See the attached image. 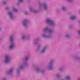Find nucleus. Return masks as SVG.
<instances>
[{
  "label": "nucleus",
  "mask_w": 80,
  "mask_h": 80,
  "mask_svg": "<svg viewBox=\"0 0 80 80\" xmlns=\"http://www.w3.org/2000/svg\"><path fill=\"white\" fill-rule=\"evenodd\" d=\"M47 22H48V23H50V24H51L52 25H54V23L50 19H47Z\"/></svg>",
  "instance_id": "obj_1"
},
{
  "label": "nucleus",
  "mask_w": 80,
  "mask_h": 80,
  "mask_svg": "<svg viewBox=\"0 0 80 80\" xmlns=\"http://www.w3.org/2000/svg\"><path fill=\"white\" fill-rule=\"evenodd\" d=\"M5 58L6 59V60L5 61V63H8L9 62V58H8V56H6Z\"/></svg>",
  "instance_id": "obj_2"
},
{
  "label": "nucleus",
  "mask_w": 80,
  "mask_h": 80,
  "mask_svg": "<svg viewBox=\"0 0 80 80\" xmlns=\"http://www.w3.org/2000/svg\"><path fill=\"white\" fill-rule=\"evenodd\" d=\"M11 45L9 47L10 49H12L14 47V45H13V42H11Z\"/></svg>",
  "instance_id": "obj_3"
},
{
  "label": "nucleus",
  "mask_w": 80,
  "mask_h": 80,
  "mask_svg": "<svg viewBox=\"0 0 80 80\" xmlns=\"http://www.w3.org/2000/svg\"><path fill=\"white\" fill-rule=\"evenodd\" d=\"M75 19V16H72L71 18V20H74Z\"/></svg>",
  "instance_id": "obj_4"
},
{
  "label": "nucleus",
  "mask_w": 80,
  "mask_h": 80,
  "mask_svg": "<svg viewBox=\"0 0 80 80\" xmlns=\"http://www.w3.org/2000/svg\"><path fill=\"white\" fill-rule=\"evenodd\" d=\"M9 14L10 17H12V12H9Z\"/></svg>",
  "instance_id": "obj_5"
},
{
  "label": "nucleus",
  "mask_w": 80,
  "mask_h": 80,
  "mask_svg": "<svg viewBox=\"0 0 80 80\" xmlns=\"http://www.w3.org/2000/svg\"><path fill=\"white\" fill-rule=\"evenodd\" d=\"M44 7L45 9H46V8H47V5H46V4H44Z\"/></svg>",
  "instance_id": "obj_6"
},
{
  "label": "nucleus",
  "mask_w": 80,
  "mask_h": 80,
  "mask_svg": "<svg viewBox=\"0 0 80 80\" xmlns=\"http://www.w3.org/2000/svg\"><path fill=\"white\" fill-rule=\"evenodd\" d=\"M66 79L67 80H70V77H69L68 76H67L66 77Z\"/></svg>",
  "instance_id": "obj_7"
},
{
  "label": "nucleus",
  "mask_w": 80,
  "mask_h": 80,
  "mask_svg": "<svg viewBox=\"0 0 80 80\" xmlns=\"http://www.w3.org/2000/svg\"><path fill=\"white\" fill-rule=\"evenodd\" d=\"M12 71H13V69H11L9 71V73H11Z\"/></svg>",
  "instance_id": "obj_8"
},
{
  "label": "nucleus",
  "mask_w": 80,
  "mask_h": 80,
  "mask_svg": "<svg viewBox=\"0 0 80 80\" xmlns=\"http://www.w3.org/2000/svg\"><path fill=\"white\" fill-rule=\"evenodd\" d=\"M45 49H42V53H43V52H45Z\"/></svg>",
  "instance_id": "obj_9"
},
{
  "label": "nucleus",
  "mask_w": 80,
  "mask_h": 80,
  "mask_svg": "<svg viewBox=\"0 0 80 80\" xmlns=\"http://www.w3.org/2000/svg\"><path fill=\"white\" fill-rule=\"evenodd\" d=\"M13 10L14 12H17V10L16 9H14Z\"/></svg>",
  "instance_id": "obj_10"
},
{
  "label": "nucleus",
  "mask_w": 80,
  "mask_h": 80,
  "mask_svg": "<svg viewBox=\"0 0 80 80\" xmlns=\"http://www.w3.org/2000/svg\"><path fill=\"white\" fill-rule=\"evenodd\" d=\"M10 39L11 40H12L13 39V37H11L10 38Z\"/></svg>",
  "instance_id": "obj_11"
},
{
  "label": "nucleus",
  "mask_w": 80,
  "mask_h": 80,
  "mask_svg": "<svg viewBox=\"0 0 80 80\" xmlns=\"http://www.w3.org/2000/svg\"><path fill=\"white\" fill-rule=\"evenodd\" d=\"M28 59V58H26L25 59V60H27Z\"/></svg>",
  "instance_id": "obj_12"
},
{
  "label": "nucleus",
  "mask_w": 80,
  "mask_h": 80,
  "mask_svg": "<svg viewBox=\"0 0 80 80\" xmlns=\"http://www.w3.org/2000/svg\"><path fill=\"white\" fill-rule=\"evenodd\" d=\"M7 4V2H4L3 3V4Z\"/></svg>",
  "instance_id": "obj_13"
},
{
  "label": "nucleus",
  "mask_w": 80,
  "mask_h": 80,
  "mask_svg": "<svg viewBox=\"0 0 80 80\" xmlns=\"http://www.w3.org/2000/svg\"><path fill=\"white\" fill-rule=\"evenodd\" d=\"M48 29V28H45V30H47Z\"/></svg>",
  "instance_id": "obj_14"
},
{
  "label": "nucleus",
  "mask_w": 80,
  "mask_h": 80,
  "mask_svg": "<svg viewBox=\"0 0 80 80\" xmlns=\"http://www.w3.org/2000/svg\"><path fill=\"white\" fill-rule=\"evenodd\" d=\"M22 38L23 39H24V38H25V36H22Z\"/></svg>",
  "instance_id": "obj_15"
},
{
  "label": "nucleus",
  "mask_w": 80,
  "mask_h": 80,
  "mask_svg": "<svg viewBox=\"0 0 80 80\" xmlns=\"http://www.w3.org/2000/svg\"><path fill=\"white\" fill-rule=\"evenodd\" d=\"M62 10H64L65 9V8L64 7H62Z\"/></svg>",
  "instance_id": "obj_16"
},
{
  "label": "nucleus",
  "mask_w": 80,
  "mask_h": 80,
  "mask_svg": "<svg viewBox=\"0 0 80 80\" xmlns=\"http://www.w3.org/2000/svg\"><path fill=\"white\" fill-rule=\"evenodd\" d=\"M69 36V35H67L66 36V37H68Z\"/></svg>",
  "instance_id": "obj_17"
},
{
  "label": "nucleus",
  "mask_w": 80,
  "mask_h": 80,
  "mask_svg": "<svg viewBox=\"0 0 80 80\" xmlns=\"http://www.w3.org/2000/svg\"><path fill=\"white\" fill-rule=\"evenodd\" d=\"M22 0H19V2H22Z\"/></svg>",
  "instance_id": "obj_18"
},
{
  "label": "nucleus",
  "mask_w": 80,
  "mask_h": 80,
  "mask_svg": "<svg viewBox=\"0 0 80 80\" xmlns=\"http://www.w3.org/2000/svg\"><path fill=\"white\" fill-rule=\"evenodd\" d=\"M26 21H27V20H24V22H26Z\"/></svg>",
  "instance_id": "obj_19"
},
{
  "label": "nucleus",
  "mask_w": 80,
  "mask_h": 80,
  "mask_svg": "<svg viewBox=\"0 0 80 80\" xmlns=\"http://www.w3.org/2000/svg\"><path fill=\"white\" fill-rule=\"evenodd\" d=\"M6 9H8V7Z\"/></svg>",
  "instance_id": "obj_20"
},
{
  "label": "nucleus",
  "mask_w": 80,
  "mask_h": 80,
  "mask_svg": "<svg viewBox=\"0 0 80 80\" xmlns=\"http://www.w3.org/2000/svg\"><path fill=\"white\" fill-rule=\"evenodd\" d=\"M68 1H69V2H70V1H71L72 0H68Z\"/></svg>",
  "instance_id": "obj_21"
},
{
  "label": "nucleus",
  "mask_w": 80,
  "mask_h": 80,
  "mask_svg": "<svg viewBox=\"0 0 80 80\" xmlns=\"http://www.w3.org/2000/svg\"><path fill=\"white\" fill-rule=\"evenodd\" d=\"M79 34H80V31L79 32Z\"/></svg>",
  "instance_id": "obj_22"
},
{
  "label": "nucleus",
  "mask_w": 80,
  "mask_h": 80,
  "mask_svg": "<svg viewBox=\"0 0 80 80\" xmlns=\"http://www.w3.org/2000/svg\"><path fill=\"white\" fill-rule=\"evenodd\" d=\"M59 76V75H57V77H58Z\"/></svg>",
  "instance_id": "obj_23"
},
{
  "label": "nucleus",
  "mask_w": 80,
  "mask_h": 80,
  "mask_svg": "<svg viewBox=\"0 0 80 80\" xmlns=\"http://www.w3.org/2000/svg\"><path fill=\"white\" fill-rule=\"evenodd\" d=\"M43 37H44V36H43Z\"/></svg>",
  "instance_id": "obj_24"
}]
</instances>
